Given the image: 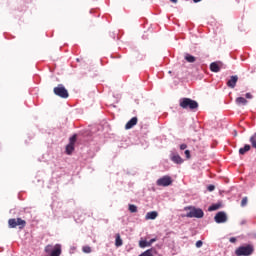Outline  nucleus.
<instances>
[{"instance_id":"dca6fc26","label":"nucleus","mask_w":256,"mask_h":256,"mask_svg":"<svg viewBox=\"0 0 256 256\" xmlns=\"http://www.w3.org/2000/svg\"><path fill=\"white\" fill-rule=\"evenodd\" d=\"M248 151H251V146L246 144L243 148L239 149L240 155H245Z\"/></svg>"},{"instance_id":"f8f14e48","label":"nucleus","mask_w":256,"mask_h":256,"mask_svg":"<svg viewBox=\"0 0 256 256\" xmlns=\"http://www.w3.org/2000/svg\"><path fill=\"white\" fill-rule=\"evenodd\" d=\"M157 217H159V213L157 211H151L148 212L145 216L146 221H150V220H155L157 219Z\"/></svg>"},{"instance_id":"9d476101","label":"nucleus","mask_w":256,"mask_h":256,"mask_svg":"<svg viewBox=\"0 0 256 256\" xmlns=\"http://www.w3.org/2000/svg\"><path fill=\"white\" fill-rule=\"evenodd\" d=\"M237 81H239V77L237 75L231 76L227 82L228 87H230V89H235V86L237 85Z\"/></svg>"},{"instance_id":"f03ea898","label":"nucleus","mask_w":256,"mask_h":256,"mask_svg":"<svg viewBox=\"0 0 256 256\" xmlns=\"http://www.w3.org/2000/svg\"><path fill=\"white\" fill-rule=\"evenodd\" d=\"M255 251V248L253 247V245L248 244L246 246H240L236 251V255L237 256H249V255H253Z\"/></svg>"},{"instance_id":"6e6552de","label":"nucleus","mask_w":256,"mask_h":256,"mask_svg":"<svg viewBox=\"0 0 256 256\" xmlns=\"http://www.w3.org/2000/svg\"><path fill=\"white\" fill-rule=\"evenodd\" d=\"M173 183V180L170 176H163L162 178L158 179L156 184L158 187H169Z\"/></svg>"},{"instance_id":"9b49d317","label":"nucleus","mask_w":256,"mask_h":256,"mask_svg":"<svg viewBox=\"0 0 256 256\" xmlns=\"http://www.w3.org/2000/svg\"><path fill=\"white\" fill-rule=\"evenodd\" d=\"M210 71L212 73H219L221 71V62H212L210 64Z\"/></svg>"},{"instance_id":"aec40b11","label":"nucleus","mask_w":256,"mask_h":256,"mask_svg":"<svg viewBox=\"0 0 256 256\" xmlns=\"http://www.w3.org/2000/svg\"><path fill=\"white\" fill-rule=\"evenodd\" d=\"M217 209H221V204H213L208 208V211H217Z\"/></svg>"},{"instance_id":"a211bd4d","label":"nucleus","mask_w":256,"mask_h":256,"mask_svg":"<svg viewBox=\"0 0 256 256\" xmlns=\"http://www.w3.org/2000/svg\"><path fill=\"white\" fill-rule=\"evenodd\" d=\"M236 104L238 105H247L248 101L247 99L243 98V97H238L236 98Z\"/></svg>"},{"instance_id":"2eb2a0df","label":"nucleus","mask_w":256,"mask_h":256,"mask_svg":"<svg viewBox=\"0 0 256 256\" xmlns=\"http://www.w3.org/2000/svg\"><path fill=\"white\" fill-rule=\"evenodd\" d=\"M184 59L187 63H195L197 61V58L189 53L185 54Z\"/></svg>"},{"instance_id":"473e14b6","label":"nucleus","mask_w":256,"mask_h":256,"mask_svg":"<svg viewBox=\"0 0 256 256\" xmlns=\"http://www.w3.org/2000/svg\"><path fill=\"white\" fill-rule=\"evenodd\" d=\"M194 1V3H199V2H201V0H193Z\"/></svg>"},{"instance_id":"ddd939ff","label":"nucleus","mask_w":256,"mask_h":256,"mask_svg":"<svg viewBox=\"0 0 256 256\" xmlns=\"http://www.w3.org/2000/svg\"><path fill=\"white\" fill-rule=\"evenodd\" d=\"M137 117H133L131 120H129L126 125H125V129H133V127H135V125H137Z\"/></svg>"},{"instance_id":"6ab92c4d","label":"nucleus","mask_w":256,"mask_h":256,"mask_svg":"<svg viewBox=\"0 0 256 256\" xmlns=\"http://www.w3.org/2000/svg\"><path fill=\"white\" fill-rule=\"evenodd\" d=\"M139 247H141L142 249H145V247H151V243H149L145 240H142L139 242Z\"/></svg>"},{"instance_id":"4be33fe9","label":"nucleus","mask_w":256,"mask_h":256,"mask_svg":"<svg viewBox=\"0 0 256 256\" xmlns=\"http://www.w3.org/2000/svg\"><path fill=\"white\" fill-rule=\"evenodd\" d=\"M250 143H252V147L256 149V133L253 136H251Z\"/></svg>"},{"instance_id":"39448f33","label":"nucleus","mask_w":256,"mask_h":256,"mask_svg":"<svg viewBox=\"0 0 256 256\" xmlns=\"http://www.w3.org/2000/svg\"><path fill=\"white\" fill-rule=\"evenodd\" d=\"M53 91L54 94H56L57 97H61V99H67L69 97V92L63 84H58L57 87H54Z\"/></svg>"},{"instance_id":"423d86ee","label":"nucleus","mask_w":256,"mask_h":256,"mask_svg":"<svg viewBox=\"0 0 256 256\" xmlns=\"http://www.w3.org/2000/svg\"><path fill=\"white\" fill-rule=\"evenodd\" d=\"M51 245H48L45 247V252L50 253V256H61L62 250H61V245L56 244L54 248L52 249Z\"/></svg>"},{"instance_id":"5701e85b","label":"nucleus","mask_w":256,"mask_h":256,"mask_svg":"<svg viewBox=\"0 0 256 256\" xmlns=\"http://www.w3.org/2000/svg\"><path fill=\"white\" fill-rule=\"evenodd\" d=\"M128 209L130 213H137V207L135 206V204H130Z\"/></svg>"},{"instance_id":"4468645a","label":"nucleus","mask_w":256,"mask_h":256,"mask_svg":"<svg viewBox=\"0 0 256 256\" xmlns=\"http://www.w3.org/2000/svg\"><path fill=\"white\" fill-rule=\"evenodd\" d=\"M171 161L177 165H181L183 163V158H181L179 154H172Z\"/></svg>"},{"instance_id":"1a4fd4ad","label":"nucleus","mask_w":256,"mask_h":256,"mask_svg":"<svg viewBox=\"0 0 256 256\" xmlns=\"http://www.w3.org/2000/svg\"><path fill=\"white\" fill-rule=\"evenodd\" d=\"M214 221L216 223H227V214L223 211L218 212L214 217Z\"/></svg>"},{"instance_id":"a878e982","label":"nucleus","mask_w":256,"mask_h":256,"mask_svg":"<svg viewBox=\"0 0 256 256\" xmlns=\"http://www.w3.org/2000/svg\"><path fill=\"white\" fill-rule=\"evenodd\" d=\"M196 247H197V249H201V247H203V241L198 240V241L196 242Z\"/></svg>"},{"instance_id":"393cba45","label":"nucleus","mask_w":256,"mask_h":256,"mask_svg":"<svg viewBox=\"0 0 256 256\" xmlns=\"http://www.w3.org/2000/svg\"><path fill=\"white\" fill-rule=\"evenodd\" d=\"M247 201H248L247 197H244L241 201V207H245L247 205Z\"/></svg>"},{"instance_id":"7c9ffc66","label":"nucleus","mask_w":256,"mask_h":256,"mask_svg":"<svg viewBox=\"0 0 256 256\" xmlns=\"http://www.w3.org/2000/svg\"><path fill=\"white\" fill-rule=\"evenodd\" d=\"M157 240L155 238H152L148 243H150V246L153 245Z\"/></svg>"},{"instance_id":"bb28decb","label":"nucleus","mask_w":256,"mask_h":256,"mask_svg":"<svg viewBox=\"0 0 256 256\" xmlns=\"http://www.w3.org/2000/svg\"><path fill=\"white\" fill-rule=\"evenodd\" d=\"M184 153H185V156H186L187 159H191V151L185 150Z\"/></svg>"},{"instance_id":"412c9836","label":"nucleus","mask_w":256,"mask_h":256,"mask_svg":"<svg viewBox=\"0 0 256 256\" xmlns=\"http://www.w3.org/2000/svg\"><path fill=\"white\" fill-rule=\"evenodd\" d=\"M139 256H154L153 249H148L145 252H143L142 254H140Z\"/></svg>"},{"instance_id":"c756f323","label":"nucleus","mask_w":256,"mask_h":256,"mask_svg":"<svg viewBox=\"0 0 256 256\" xmlns=\"http://www.w3.org/2000/svg\"><path fill=\"white\" fill-rule=\"evenodd\" d=\"M180 149L181 151H185V149H187V144H181Z\"/></svg>"},{"instance_id":"c85d7f7f","label":"nucleus","mask_w":256,"mask_h":256,"mask_svg":"<svg viewBox=\"0 0 256 256\" xmlns=\"http://www.w3.org/2000/svg\"><path fill=\"white\" fill-rule=\"evenodd\" d=\"M246 99H253V95L251 93H246L245 95Z\"/></svg>"},{"instance_id":"f257e3e1","label":"nucleus","mask_w":256,"mask_h":256,"mask_svg":"<svg viewBox=\"0 0 256 256\" xmlns=\"http://www.w3.org/2000/svg\"><path fill=\"white\" fill-rule=\"evenodd\" d=\"M179 105L182 109H190V111L199 107V103L191 98H181L179 100Z\"/></svg>"},{"instance_id":"0eeeda50","label":"nucleus","mask_w":256,"mask_h":256,"mask_svg":"<svg viewBox=\"0 0 256 256\" xmlns=\"http://www.w3.org/2000/svg\"><path fill=\"white\" fill-rule=\"evenodd\" d=\"M75 143H77V134H74L69 139V144L66 146V154L71 155L75 151Z\"/></svg>"},{"instance_id":"b1692460","label":"nucleus","mask_w":256,"mask_h":256,"mask_svg":"<svg viewBox=\"0 0 256 256\" xmlns=\"http://www.w3.org/2000/svg\"><path fill=\"white\" fill-rule=\"evenodd\" d=\"M82 251L83 253H91L92 251L91 246H83Z\"/></svg>"},{"instance_id":"2f4dec72","label":"nucleus","mask_w":256,"mask_h":256,"mask_svg":"<svg viewBox=\"0 0 256 256\" xmlns=\"http://www.w3.org/2000/svg\"><path fill=\"white\" fill-rule=\"evenodd\" d=\"M235 241H237L236 238H230V243H235Z\"/></svg>"},{"instance_id":"f3484780","label":"nucleus","mask_w":256,"mask_h":256,"mask_svg":"<svg viewBox=\"0 0 256 256\" xmlns=\"http://www.w3.org/2000/svg\"><path fill=\"white\" fill-rule=\"evenodd\" d=\"M122 245H123V239H121V234H116L115 246L121 247Z\"/></svg>"},{"instance_id":"cd10ccee","label":"nucleus","mask_w":256,"mask_h":256,"mask_svg":"<svg viewBox=\"0 0 256 256\" xmlns=\"http://www.w3.org/2000/svg\"><path fill=\"white\" fill-rule=\"evenodd\" d=\"M207 190L208 191H215V185H209L208 187H207Z\"/></svg>"},{"instance_id":"72a5a7b5","label":"nucleus","mask_w":256,"mask_h":256,"mask_svg":"<svg viewBox=\"0 0 256 256\" xmlns=\"http://www.w3.org/2000/svg\"><path fill=\"white\" fill-rule=\"evenodd\" d=\"M171 3H177L178 0H170Z\"/></svg>"},{"instance_id":"7ed1b4c3","label":"nucleus","mask_w":256,"mask_h":256,"mask_svg":"<svg viewBox=\"0 0 256 256\" xmlns=\"http://www.w3.org/2000/svg\"><path fill=\"white\" fill-rule=\"evenodd\" d=\"M189 209L190 211L186 214V217L190 219H193V218L203 219V216L205 215V213L201 208L190 207Z\"/></svg>"},{"instance_id":"20e7f679","label":"nucleus","mask_w":256,"mask_h":256,"mask_svg":"<svg viewBox=\"0 0 256 256\" xmlns=\"http://www.w3.org/2000/svg\"><path fill=\"white\" fill-rule=\"evenodd\" d=\"M8 225L10 229H15V227H19V229H23L26 225L27 222L21 218H11L8 220Z\"/></svg>"}]
</instances>
